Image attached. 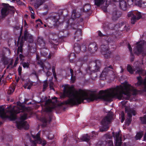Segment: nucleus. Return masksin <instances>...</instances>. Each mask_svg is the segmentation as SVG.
Listing matches in <instances>:
<instances>
[{"label": "nucleus", "instance_id": "obj_53", "mask_svg": "<svg viewBox=\"0 0 146 146\" xmlns=\"http://www.w3.org/2000/svg\"><path fill=\"white\" fill-rule=\"evenodd\" d=\"M54 52H50L47 58L48 59H51L52 57L54 56Z\"/></svg>", "mask_w": 146, "mask_h": 146}, {"label": "nucleus", "instance_id": "obj_63", "mask_svg": "<svg viewBox=\"0 0 146 146\" xmlns=\"http://www.w3.org/2000/svg\"><path fill=\"white\" fill-rule=\"evenodd\" d=\"M96 146H104L101 142H99Z\"/></svg>", "mask_w": 146, "mask_h": 146}, {"label": "nucleus", "instance_id": "obj_38", "mask_svg": "<svg viewBox=\"0 0 146 146\" xmlns=\"http://www.w3.org/2000/svg\"><path fill=\"white\" fill-rule=\"evenodd\" d=\"M33 44H35L34 43H33L31 44H28V46L29 47V50L31 53H34L36 51V48L35 46L33 47Z\"/></svg>", "mask_w": 146, "mask_h": 146}, {"label": "nucleus", "instance_id": "obj_35", "mask_svg": "<svg viewBox=\"0 0 146 146\" xmlns=\"http://www.w3.org/2000/svg\"><path fill=\"white\" fill-rule=\"evenodd\" d=\"M114 25H112L110 24H108L107 23H105L103 27L105 30H107L108 29H113V27H111V26Z\"/></svg>", "mask_w": 146, "mask_h": 146}, {"label": "nucleus", "instance_id": "obj_64", "mask_svg": "<svg viewBox=\"0 0 146 146\" xmlns=\"http://www.w3.org/2000/svg\"><path fill=\"white\" fill-rule=\"evenodd\" d=\"M41 60L40 59V57L38 54L36 55V60L37 61Z\"/></svg>", "mask_w": 146, "mask_h": 146}, {"label": "nucleus", "instance_id": "obj_50", "mask_svg": "<svg viewBox=\"0 0 146 146\" xmlns=\"http://www.w3.org/2000/svg\"><path fill=\"white\" fill-rule=\"evenodd\" d=\"M1 60L3 62L5 65L8 64V60L4 56H3L1 58Z\"/></svg>", "mask_w": 146, "mask_h": 146}, {"label": "nucleus", "instance_id": "obj_28", "mask_svg": "<svg viewBox=\"0 0 146 146\" xmlns=\"http://www.w3.org/2000/svg\"><path fill=\"white\" fill-rule=\"evenodd\" d=\"M80 14L79 12H76V10H74L72 12V13L71 15V17L73 20L76 18H78L80 16Z\"/></svg>", "mask_w": 146, "mask_h": 146}, {"label": "nucleus", "instance_id": "obj_20", "mask_svg": "<svg viewBox=\"0 0 146 146\" xmlns=\"http://www.w3.org/2000/svg\"><path fill=\"white\" fill-rule=\"evenodd\" d=\"M132 114L134 115H135V112L134 110H130L127 112V115L129 117L127 119V124L128 125H129L131 123Z\"/></svg>", "mask_w": 146, "mask_h": 146}, {"label": "nucleus", "instance_id": "obj_9", "mask_svg": "<svg viewBox=\"0 0 146 146\" xmlns=\"http://www.w3.org/2000/svg\"><path fill=\"white\" fill-rule=\"evenodd\" d=\"M136 44L137 45V46L134 49V53L137 55L142 53L143 56L146 55V50L143 51V42H142L141 41L139 42H137L136 43Z\"/></svg>", "mask_w": 146, "mask_h": 146}, {"label": "nucleus", "instance_id": "obj_21", "mask_svg": "<svg viewBox=\"0 0 146 146\" xmlns=\"http://www.w3.org/2000/svg\"><path fill=\"white\" fill-rule=\"evenodd\" d=\"M59 15L57 14L56 15L52 16L50 17V19L56 23V25H55V24H53L54 25L55 27H57L59 23Z\"/></svg>", "mask_w": 146, "mask_h": 146}, {"label": "nucleus", "instance_id": "obj_27", "mask_svg": "<svg viewBox=\"0 0 146 146\" xmlns=\"http://www.w3.org/2000/svg\"><path fill=\"white\" fill-rule=\"evenodd\" d=\"M93 136H89L88 134L84 135L81 138V139L83 141L88 142L91 139Z\"/></svg>", "mask_w": 146, "mask_h": 146}, {"label": "nucleus", "instance_id": "obj_19", "mask_svg": "<svg viewBox=\"0 0 146 146\" xmlns=\"http://www.w3.org/2000/svg\"><path fill=\"white\" fill-rule=\"evenodd\" d=\"M118 25L119 27L121 28V31L125 30L127 31H128L130 28V27L125 22L119 23Z\"/></svg>", "mask_w": 146, "mask_h": 146}, {"label": "nucleus", "instance_id": "obj_49", "mask_svg": "<svg viewBox=\"0 0 146 146\" xmlns=\"http://www.w3.org/2000/svg\"><path fill=\"white\" fill-rule=\"evenodd\" d=\"M22 64L24 68H28L29 67V64L28 62H24L22 63Z\"/></svg>", "mask_w": 146, "mask_h": 146}, {"label": "nucleus", "instance_id": "obj_36", "mask_svg": "<svg viewBox=\"0 0 146 146\" xmlns=\"http://www.w3.org/2000/svg\"><path fill=\"white\" fill-rule=\"evenodd\" d=\"M115 0H106L105 5L102 8V9L104 12H105L107 11V8L108 6L107 5L113 1H115Z\"/></svg>", "mask_w": 146, "mask_h": 146}, {"label": "nucleus", "instance_id": "obj_12", "mask_svg": "<svg viewBox=\"0 0 146 146\" xmlns=\"http://www.w3.org/2000/svg\"><path fill=\"white\" fill-rule=\"evenodd\" d=\"M21 40H23V43L25 41H26L30 43L33 44V37L27 30H25L24 31V35L22 37Z\"/></svg>", "mask_w": 146, "mask_h": 146}, {"label": "nucleus", "instance_id": "obj_10", "mask_svg": "<svg viewBox=\"0 0 146 146\" xmlns=\"http://www.w3.org/2000/svg\"><path fill=\"white\" fill-rule=\"evenodd\" d=\"M112 69V67L111 65L106 67L102 71L100 76L101 78L105 77L107 76H115L113 72L110 69Z\"/></svg>", "mask_w": 146, "mask_h": 146}, {"label": "nucleus", "instance_id": "obj_58", "mask_svg": "<svg viewBox=\"0 0 146 146\" xmlns=\"http://www.w3.org/2000/svg\"><path fill=\"white\" fill-rule=\"evenodd\" d=\"M18 71L19 73V74L20 76L21 74V71H22V67L19 66L18 68Z\"/></svg>", "mask_w": 146, "mask_h": 146}, {"label": "nucleus", "instance_id": "obj_16", "mask_svg": "<svg viewBox=\"0 0 146 146\" xmlns=\"http://www.w3.org/2000/svg\"><path fill=\"white\" fill-rule=\"evenodd\" d=\"M17 125L19 129H21L23 128L25 129H29V125L26 121H19L17 123Z\"/></svg>", "mask_w": 146, "mask_h": 146}, {"label": "nucleus", "instance_id": "obj_31", "mask_svg": "<svg viewBox=\"0 0 146 146\" xmlns=\"http://www.w3.org/2000/svg\"><path fill=\"white\" fill-rule=\"evenodd\" d=\"M74 50L77 53H79L81 51V47L79 44H75L74 45Z\"/></svg>", "mask_w": 146, "mask_h": 146}, {"label": "nucleus", "instance_id": "obj_57", "mask_svg": "<svg viewBox=\"0 0 146 146\" xmlns=\"http://www.w3.org/2000/svg\"><path fill=\"white\" fill-rule=\"evenodd\" d=\"M52 72L53 73V74L54 76V77L55 78V77H56V73L55 72V67L54 66H53L52 67Z\"/></svg>", "mask_w": 146, "mask_h": 146}, {"label": "nucleus", "instance_id": "obj_18", "mask_svg": "<svg viewBox=\"0 0 146 146\" xmlns=\"http://www.w3.org/2000/svg\"><path fill=\"white\" fill-rule=\"evenodd\" d=\"M98 49L97 44L95 42L90 43L88 48V50L92 53L96 52Z\"/></svg>", "mask_w": 146, "mask_h": 146}, {"label": "nucleus", "instance_id": "obj_42", "mask_svg": "<svg viewBox=\"0 0 146 146\" xmlns=\"http://www.w3.org/2000/svg\"><path fill=\"white\" fill-rule=\"evenodd\" d=\"M137 79L138 81L136 85L137 86H141L143 82V80L141 79V76L137 77Z\"/></svg>", "mask_w": 146, "mask_h": 146}, {"label": "nucleus", "instance_id": "obj_59", "mask_svg": "<svg viewBox=\"0 0 146 146\" xmlns=\"http://www.w3.org/2000/svg\"><path fill=\"white\" fill-rule=\"evenodd\" d=\"M71 80L72 82L74 83L76 80V78L75 76H74V74L71 76Z\"/></svg>", "mask_w": 146, "mask_h": 146}, {"label": "nucleus", "instance_id": "obj_2", "mask_svg": "<svg viewBox=\"0 0 146 146\" xmlns=\"http://www.w3.org/2000/svg\"><path fill=\"white\" fill-rule=\"evenodd\" d=\"M100 94L102 98L107 101H111L112 99L115 97L119 100H129L131 95H135L137 94L136 90L130 85L117 86L105 90H100Z\"/></svg>", "mask_w": 146, "mask_h": 146}, {"label": "nucleus", "instance_id": "obj_25", "mask_svg": "<svg viewBox=\"0 0 146 146\" xmlns=\"http://www.w3.org/2000/svg\"><path fill=\"white\" fill-rule=\"evenodd\" d=\"M37 44L42 47H44L45 46V42L42 37H39L38 38Z\"/></svg>", "mask_w": 146, "mask_h": 146}, {"label": "nucleus", "instance_id": "obj_44", "mask_svg": "<svg viewBox=\"0 0 146 146\" xmlns=\"http://www.w3.org/2000/svg\"><path fill=\"white\" fill-rule=\"evenodd\" d=\"M37 64L38 65H39L41 68H42V70H44V63L42 62L41 60L36 61Z\"/></svg>", "mask_w": 146, "mask_h": 146}, {"label": "nucleus", "instance_id": "obj_15", "mask_svg": "<svg viewBox=\"0 0 146 146\" xmlns=\"http://www.w3.org/2000/svg\"><path fill=\"white\" fill-rule=\"evenodd\" d=\"M113 135L114 137L115 138V146H121V137L120 136V134L119 132H116L115 135L114 132H112Z\"/></svg>", "mask_w": 146, "mask_h": 146}, {"label": "nucleus", "instance_id": "obj_62", "mask_svg": "<svg viewBox=\"0 0 146 146\" xmlns=\"http://www.w3.org/2000/svg\"><path fill=\"white\" fill-rule=\"evenodd\" d=\"M33 83H28V87H27V88L28 89H31V87L33 86Z\"/></svg>", "mask_w": 146, "mask_h": 146}, {"label": "nucleus", "instance_id": "obj_14", "mask_svg": "<svg viewBox=\"0 0 146 146\" xmlns=\"http://www.w3.org/2000/svg\"><path fill=\"white\" fill-rule=\"evenodd\" d=\"M121 12L116 8L113 9L112 13L111 18L113 20L115 21L121 16Z\"/></svg>", "mask_w": 146, "mask_h": 146}, {"label": "nucleus", "instance_id": "obj_45", "mask_svg": "<svg viewBox=\"0 0 146 146\" xmlns=\"http://www.w3.org/2000/svg\"><path fill=\"white\" fill-rule=\"evenodd\" d=\"M127 70L130 74H132L133 73L134 71L132 67L130 65H127Z\"/></svg>", "mask_w": 146, "mask_h": 146}, {"label": "nucleus", "instance_id": "obj_11", "mask_svg": "<svg viewBox=\"0 0 146 146\" xmlns=\"http://www.w3.org/2000/svg\"><path fill=\"white\" fill-rule=\"evenodd\" d=\"M101 52L104 56L106 58H108L110 57L111 52L110 51L108 46L106 45H102L100 47Z\"/></svg>", "mask_w": 146, "mask_h": 146}, {"label": "nucleus", "instance_id": "obj_4", "mask_svg": "<svg viewBox=\"0 0 146 146\" xmlns=\"http://www.w3.org/2000/svg\"><path fill=\"white\" fill-rule=\"evenodd\" d=\"M17 110H14V112L16 114L21 112L20 114V119L22 120H24L27 118V115L28 113L27 108L23 105L20 102H17Z\"/></svg>", "mask_w": 146, "mask_h": 146}, {"label": "nucleus", "instance_id": "obj_17", "mask_svg": "<svg viewBox=\"0 0 146 146\" xmlns=\"http://www.w3.org/2000/svg\"><path fill=\"white\" fill-rule=\"evenodd\" d=\"M82 31L80 29H77L75 32L74 38L76 41H78L82 39Z\"/></svg>", "mask_w": 146, "mask_h": 146}, {"label": "nucleus", "instance_id": "obj_22", "mask_svg": "<svg viewBox=\"0 0 146 146\" xmlns=\"http://www.w3.org/2000/svg\"><path fill=\"white\" fill-rule=\"evenodd\" d=\"M119 6L121 9L125 11L127 9L126 2L124 0H120L119 1Z\"/></svg>", "mask_w": 146, "mask_h": 146}, {"label": "nucleus", "instance_id": "obj_55", "mask_svg": "<svg viewBox=\"0 0 146 146\" xmlns=\"http://www.w3.org/2000/svg\"><path fill=\"white\" fill-rule=\"evenodd\" d=\"M144 88L143 91L144 92H146V78L145 79L143 82Z\"/></svg>", "mask_w": 146, "mask_h": 146}, {"label": "nucleus", "instance_id": "obj_3", "mask_svg": "<svg viewBox=\"0 0 146 146\" xmlns=\"http://www.w3.org/2000/svg\"><path fill=\"white\" fill-rule=\"evenodd\" d=\"M113 118V113L111 112L102 119L101 122L102 127L100 129V131H105L108 130L109 128V125L111 123Z\"/></svg>", "mask_w": 146, "mask_h": 146}, {"label": "nucleus", "instance_id": "obj_5", "mask_svg": "<svg viewBox=\"0 0 146 146\" xmlns=\"http://www.w3.org/2000/svg\"><path fill=\"white\" fill-rule=\"evenodd\" d=\"M4 7L1 10V13L3 17H5L9 14H13L15 10L14 7L9 5L8 4H4Z\"/></svg>", "mask_w": 146, "mask_h": 146}, {"label": "nucleus", "instance_id": "obj_41", "mask_svg": "<svg viewBox=\"0 0 146 146\" xmlns=\"http://www.w3.org/2000/svg\"><path fill=\"white\" fill-rule=\"evenodd\" d=\"M27 138L28 139L29 141L31 143V145L32 146H36V142L37 141L36 140V141H32L31 138V137H29L28 135H27L26 136Z\"/></svg>", "mask_w": 146, "mask_h": 146}, {"label": "nucleus", "instance_id": "obj_1", "mask_svg": "<svg viewBox=\"0 0 146 146\" xmlns=\"http://www.w3.org/2000/svg\"><path fill=\"white\" fill-rule=\"evenodd\" d=\"M66 96L70 98L65 101V104L72 106L77 105L81 103H84V100H86L88 102H90L99 98L97 95L93 92H88L81 89L74 90L72 87L65 88L64 94L60 97L64 98Z\"/></svg>", "mask_w": 146, "mask_h": 146}, {"label": "nucleus", "instance_id": "obj_39", "mask_svg": "<svg viewBox=\"0 0 146 146\" xmlns=\"http://www.w3.org/2000/svg\"><path fill=\"white\" fill-rule=\"evenodd\" d=\"M84 62V60L83 58H80L76 62V65L79 67H81L83 65Z\"/></svg>", "mask_w": 146, "mask_h": 146}, {"label": "nucleus", "instance_id": "obj_48", "mask_svg": "<svg viewBox=\"0 0 146 146\" xmlns=\"http://www.w3.org/2000/svg\"><path fill=\"white\" fill-rule=\"evenodd\" d=\"M52 103L53 104H54L55 103V102H52V101L51 100L48 99L45 102V104L46 105L48 106L51 103Z\"/></svg>", "mask_w": 146, "mask_h": 146}, {"label": "nucleus", "instance_id": "obj_32", "mask_svg": "<svg viewBox=\"0 0 146 146\" xmlns=\"http://www.w3.org/2000/svg\"><path fill=\"white\" fill-rule=\"evenodd\" d=\"M104 38L108 44L113 42V40L112 39V37L110 36L106 35Z\"/></svg>", "mask_w": 146, "mask_h": 146}, {"label": "nucleus", "instance_id": "obj_30", "mask_svg": "<svg viewBox=\"0 0 146 146\" xmlns=\"http://www.w3.org/2000/svg\"><path fill=\"white\" fill-rule=\"evenodd\" d=\"M68 32L66 30L61 31L60 32L59 35H60V37L61 38H64L68 36Z\"/></svg>", "mask_w": 146, "mask_h": 146}, {"label": "nucleus", "instance_id": "obj_43", "mask_svg": "<svg viewBox=\"0 0 146 146\" xmlns=\"http://www.w3.org/2000/svg\"><path fill=\"white\" fill-rule=\"evenodd\" d=\"M48 84L46 81H45L43 82L42 91L44 92L48 86Z\"/></svg>", "mask_w": 146, "mask_h": 146}, {"label": "nucleus", "instance_id": "obj_60", "mask_svg": "<svg viewBox=\"0 0 146 146\" xmlns=\"http://www.w3.org/2000/svg\"><path fill=\"white\" fill-rule=\"evenodd\" d=\"M108 145L109 146H113V143L112 141L109 140L108 141Z\"/></svg>", "mask_w": 146, "mask_h": 146}, {"label": "nucleus", "instance_id": "obj_24", "mask_svg": "<svg viewBox=\"0 0 146 146\" xmlns=\"http://www.w3.org/2000/svg\"><path fill=\"white\" fill-rule=\"evenodd\" d=\"M51 117L50 116H49L48 118H47L45 117H42L41 118V120L43 122V124L42 125V126L45 127L47 123H50L51 121Z\"/></svg>", "mask_w": 146, "mask_h": 146}, {"label": "nucleus", "instance_id": "obj_13", "mask_svg": "<svg viewBox=\"0 0 146 146\" xmlns=\"http://www.w3.org/2000/svg\"><path fill=\"white\" fill-rule=\"evenodd\" d=\"M22 30L23 27H22L20 31V36L18 38V40L17 42V46H18L17 48V52L18 53H19V52L22 53L23 52L22 47L23 45V40H20V38L22 35Z\"/></svg>", "mask_w": 146, "mask_h": 146}, {"label": "nucleus", "instance_id": "obj_61", "mask_svg": "<svg viewBox=\"0 0 146 146\" xmlns=\"http://www.w3.org/2000/svg\"><path fill=\"white\" fill-rule=\"evenodd\" d=\"M98 35L99 36L101 37H104L106 35H103L102 33L100 31L98 32Z\"/></svg>", "mask_w": 146, "mask_h": 146}, {"label": "nucleus", "instance_id": "obj_52", "mask_svg": "<svg viewBox=\"0 0 146 146\" xmlns=\"http://www.w3.org/2000/svg\"><path fill=\"white\" fill-rule=\"evenodd\" d=\"M78 24H72L71 25V27L74 29L77 30L78 28Z\"/></svg>", "mask_w": 146, "mask_h": 146}, {"label": "nucleus", "instance_id": "obj_6", "mask_svg": "<svg viewBox=\"0 0 146 146\" xmlns=\"http://www.w3.org/2000/svg\"><path fill=\"white\" fill-rule=\"evenodd\" d=\"M10 113L9 116L7 115L6 113L5 112L4 109L0 107V115L2 118H5L7 117L9 118L11 121L15 120L17 119L16 113H15L14 110L9 111Z\"/></svg>", "mask_w": 146, "mask_h": 146}, {"label": "nucleus", "instance_id": "obj_46", "mask_svg": "<svg viewBox=\"0 0 146 146\" xmlns=\"http://www.w3.org/2000/svg\"><path fill=\"white\" fill-rule=\"evenodd\" d=\"M143 134L141 132L137 133L135 136V138L136 140L140 139L142 137Z\"/></svg>", "mask_w": 146, "mask_h": 146}, {"label": "nucleus", "instance_id": "obj_7", "mask_svg": "<svg viewBox=\"0 0 146 146\" xmlns=\"http://www.w3.org/2000/svg\"><path fill=\"white\" fill-rule=\"evenodd\" d=\"M127 16L128 17H131V21L132 24H135L136 21L139 20L141 17V13L137 10L129 12Z\"/></svg>", "mask_w": 146, "mask_h": 146}, {"label": "nucleus", "instance_id": "obj_29", "mask_svg": "<svg viewBox=\"0 0 146 146\" xmlns=\"http://www.w3.org/2000/svg\"><path fill=\"white\" fill-rule=\"evenodd\" d=\"M32 137L36 140L37 143L40 144L42 142V140L40 137V133L38 132L36 136L32 135Z\"/></svg>", "mask_w": 146, "mask_h": 146}, {"label": "nucleus", "instance_id": "obj_56", "mask_svg": "<svg viewBox=\"0 0 146 146\" xmlns=\"http://www.w3.org/2000/svg\"><path fill=\"white\" fill-rule=\"evenodd\" d=\"M142 39L143 41L146 42V32L144 33L142 35Z\"/></svg>", "mask_w": 146, "mask_h": 146}, {"label": "nucleus", "instance_id": "obj_33", "mask_svg": "<svg viewBox=\"0 0 146 146\" xmlns=\"http://www.w3.org/2000/svg\"><path fill=\"white\" fill-rule=\"evenodd\" d=\"M48 50L46 49H42L40 52L41 56L46 57L48 55Z\"/></svg>", "mask_w": 146, "mask_h": 146}, {"label": "nucleus", "instance_id": "obj_8", "mask_svg": "<svg viewBox=\"0 0 146 146\" xmlns=\"http://www.w3.org/2000/svg\"><path fill=\"white\" fill-rule=\"evenodd\" d=\"M92 64L91 66H90L88 67L86 70L87 72H88L89 71L93 72L98 71L101 65V61L99 60H97Z\"/></svg>", "mask_w": 146, "mask_h": 146}, {"label": "nucleus", "instance_id": "obj_37", "mask_svg": "<svg viewBox=\"0 0 146 146\" xmlns=\"http://www.w3.org/2000/svg\"><path fill=\"white\" fill-rule=\"evenodd\" d=\"M133 70L136 73L140 74L142 73V68L138 66L134 68Z\"/></svg>", "mask_w": 146, "mask_h": 146}, {"label": "nucleus", "instance_id": "obj_34", "mask_svg": "<svg viewBox=\"0 0 146 146\" xmlns=\"http://www.w3.org/2000/svg\"><path fill=\"white\" fill-rule=\"evenodd\" d=\"M95 4L98 6H100L103 5L106 0H94Z\"/></svg>", "mask_w": 146, "mask_h": 146}, {"label": "nucleus", "instance_id": "obj_47", "mask_svg": "<svg viewBox=\"0 0 146 146\" xmlns=\"http://www.w3.org/2000/svg\"><path fill=\"white\" fill-rule=\"evenodd\" d=\"M140 119L143 123L146 124V115H145L143 117H140Z\"/></svg>", "mask_w": 146, "mask_h": 146}, {"label": "nucleus", "instance_id": "obj_51", "mask_svg": "<svg viewBox=\"0 0 146 146\" xmlns=\"http://www.w3.org/2000/svg\"><path fill=\"white\" fill-rule=\"evenodd\" d=\"M15 88H10V89L8 90L7 92L8 94L10 95L12 94L14 91Z\"/></svg>", "mask_w": 146, "mask_h": 146}, {"label": "nucleus", "instance_id": "obj_26", "mask_svg": "<svg viewBox=\"0 0 146 146\" xmlns=\"http://www.w3.org/2000/svg\"><path fill=\"white\" fill-rule=\"evenodd\" d=\"M91 6L89 4H85L83 7V10L84 12L85 13L88 12L89 13H91V11L90 10Z\"/></svg>", "mask_w": 146, "mask_h": 146}, {"label": "nucleus", "instance_id": "obj_54", "mask_svg": "<svg viewBox=\"0 0 146 146\" xmlns=\"http://www.w3.org/2000/svg\"><path fill=\"white\" fill-rule=\"evenodd\" d=\"M127 46H128V48L129 49V51L130 52L131 56H133V53H132V48L131 46L129 44H128L127 45Z\"/></svg>", "mask_w": 146, "mask_h": 146}, {"label": "nucleus", "instance_id": "obj_40", "mask_svg": "<svg viewBox=\"0 0 146 146\" xmlns=\"http://www.w3.org/2000/svg\"><path fill=\"white\" fill-rule=\"evenodd\" d=\"M68 58L70 62H73L74 60L76 58L75 54L73 53H71L69 55Z\"/></svg>", "mask_w": 146, "mask_h": 146}, {"label": "nucleus", "instance_id": "obj_23", "mask_svg": "<svg viewBox=\"0 0 146 146\" xmlns=\"http://www.w3.org/2000/svg\"><path fill=\"white\" fill-rule=\"evenodd\" d=\"M133 1H135V5L138 6H141L142 5L143 7L146 6V5L145 6L143 4H142L141 0H127V2L128 4H132L133 3Z\"/></svg>", "mask_w": 146, "mask_h": 146}]
</instances>
